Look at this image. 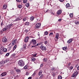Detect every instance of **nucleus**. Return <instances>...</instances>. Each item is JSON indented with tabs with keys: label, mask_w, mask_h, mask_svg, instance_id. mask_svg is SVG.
Here are the masks:
<instances>
[{
	"label": "nucleus",
	"mask_w": 79,
	"mask_h": 79,
	"mask_svg": "<svg viewBox=\"0 0 79 79\" xmlns=\"http://www.w3.org/2000/svg\"><path fill=\"white\" fill-rule=\"evenodd\" d=\"M17 41V40H13V42H14L15 43H16V42Z\"/></svg>",
	"instance_id": "nucleus-37"
},
{
	"label": "nucleus",
	"mask_w": 79,
	"mask_h": 79,
	"mask_svg": "<svg viewBox=\"0 0 79 79\" xmlns=\"http://www.w3.org/2000/svg\"><path fill=\"white\" fill-rule=\"evenodd\" d=\"M41 66L40 67H42V66H43V65L42 64H41Z\"/></svg>",
	"instance_id": "nucleus-63"
},
{
	"label": "nucleus",
	"mask_w": 79,
	"mask_h": 79,
	"mask_svg": "<svg viewBox=\"0 0 79 79\" xmlns=\"http://www.w3.org/2000/svg\"><path fill=\"white\" fill-rule=\"evenodd\" d=\"M54 69H55V68H52L51 69L52 71H53V70H54Z\"/></svg>",
	"instance_id": "nucleus-49"
},
{
	"label": "nucleus",
	"mask_w": 79,
	"mask_h": 79,
	"mask_svg": "<svg viewBox=\"0 0 79 79\" xmlns=\"http://www.w3.org/2000/svg\"><path fill=\"white\" fill-rule=\"evenodd\" d=\"M19 78V76L18 75H16V76H14V79H18Z\"/></svg>",
	"instance_id": "nucleus-15"
},
{
	"label": "nucleus",
	"mask_w": 79,
	"mask_h": 79,
	"mask_svg": "<svg viewBox=\"0 0 79 79\" xmlns=\"http://www.w3.org/2000/svg\"><path fill=\"white\" fill-rule=\"evenodd\" d=\"M59 1H60V2H63V1H64V0H59Z\"/></svg>",
	"instance_id": "nucleus-55"
},
{
	"label": "nucleus",
	"mask_w": 79,
	"mask_h": 79,
	"mask_svg": "<svg viewBox=\"0 0 79 79\" xmlns=\"http://www.w3.org/2000/svg\"><path fill=\"white\" fill-rule=\"evenodd\" d=\"M19 65L20 66H23L24 65V62L21 60H19L18 62Z\"/></svg>",
	"instance_id": "nucleus-2"
},
{
	"label": "nucleus",
	"mask_w": 79,
	"mask_h": 79,
	"mask_svg": "<svg viewBox=\"0 0 79 79\" xmlns=\"http://www.w3.org/2000/svg\"><path fill=\"white\" fill-rule=\"evenodd\" d=\"M75 23L76 24H79V22H76Z\"/></svg>",
	"instance_id": "nucleus-46"
},
{
	"label": "nucleus",
	"mask_w": 79,
	"mask_h": 79,
	"mask_svg": "<svg viewBox=\"0 0 79 79\" xmlns=\"http://www.w3.org/2000/svg\"><path fill=\"white\" fill-rule=\"evenodd\" d=\"M3 25H4V24H3V23H1V26H3Z\"/></svg>",
	"instance_id": "nucleus-50"
},
{
	"label": "nucleus",
	"mask_w": 79,
	"mask_h": 79,
	"mask_svg": "<svg viewBox=\"0 0 79 79\" xmlns=\"http://www.w3.org/2000/svg\"><path fill=\"white\" fill-rule=\"evenodd\" d=\"M63 63H64V64H67L68 63H66L65 61L63 62Z\"/></svg>",
	"instance_id": "nucleus-48"
},
{
	"label": "nucleus",
	"mask_w": 79,
	"mask_h": 79,
	"mask_svg": "<svg viewBox=\"0 0 79 79\" xmlns=\"http://www.w3.org/2000/svg\"><path fill=\"white\" fill-rule=\"evenodd\" d=\"M48 43V42L47 41H44V44H47Z\"/></svg>",
	"instance_id": "nucleus-44"
},
{
	"label": "nucleus",
	"mask_w": 79,
	"mask_h": 79,
	"mask_svg": "<svg viewBox=\"0 0 79 79\" xmlns=\"http://www.w3.org/2000/svg\"><path fill=\"white\" fill-rule=\"evenodd\" d=\"M61 13V10H59L57 12L58 15H60Z\"/></svg>",
	"instance_id": "nucleus-14"
},
{
	"label": "nucleus",
	"mask_w": 79,
	"mask_h": 79,
	"mask_svg": "<svg viewBox=\"0 0 79 79\" xmlns=\"http://www.w3.org/2000/svg\"><path fill=\"white\" fill-rule=\"evenodd\" d=\"M31 42L32 44H33L34 45H36L37 44V42H36V40H31Z\"/></svg>",
	"instance_id": "nucleus-5"
},
{
	"label": "nucleus",
	"mask_w": 79,
	"mask_h": 79,
	"mask_svg": "<svg viewBox=\"0 0 79 79\" xmlns=\"http://www.w3.org/2000/svg\"><path fill=\"white\" fill-rule=\"evenodd\" d=\"M41 49L42 50H46V48L44 46H41Z\"/></svg>",
	"instance_id": "nucleus-7"
},
{
	"label": "nucleus",
	"mask_w": 79,
	"mask_h": 79,
	"mask_svg": "<svg viewBox=\"0 0 79 79\" xmlns=\"http://www.w3.org/2000/svg\"><path fill=\"white\" fill-rule=\"evenodd\" d=\"M18 20V19H17V18H15V20H14L15 21H17Z\"/></svg>",
	"instance_id": "nucleus-42"
},
{
	"label": "nucleus",
	"mask_w": 79,
	"mask_h": 79,
	"mask_svg": "<svg viewBox=\"0 0 79 79\" xmlns=\"http://www.w3.org/2000/svg\"><path fill=\"white\" fill-rule=\"evenodd\" d=\"M27 0H24L23 1V2L24 3H26V2H27Z\"/></svg>",
	"instance_id": "nucleus-35"
},
{
	"label": "nucleus",
	"mask_w": 79,
	"mask_h": 79,
	"mask_svg": "<svg viewBox=\"0 0 79 79\" xmlns=\"http://www.w3.org/2000/svg\"><path fill=\"white\" fill-rule=\"evenodd\" d=\"M13 27V24H10L8 25L6 27L4 28L2 30L3 31H9V29H10L11 27Z\"/></svg>",
	"instance_id": "nucleus-1"
},
{
	"label": "nucleus",
	"mask_w": 79,
	"mask_h": 79,
	"mask_svg": "<svg viewBox=\"0 0 79 79\" xmlns=\"http://www.w3.org/2000/svg\"><path fill=\"white\" fill-rule=\"evenodd\" d=\"M44 77V75H43V74H42L40 76V78H41V79H42V77Z\"/></svg>",
	"instance_id": "nucleus-41"
},
{
	"label": "nucleus",
	"mask_w": 79,
	"mask_h": 79,
	"mask_svg": "<svg viewBox=\"0 0 79 79\" xmlns=\"http://www.w3.org/2000/svg\"><path fill=\"white\" fill-rule=\"evenodd\" d=\"M71 65V63H69L68 64V66H70Z\"/></svg>",
	"instance_id": "nucleus-62"
},
{
	"label": "nucleus",
	"mask_w": 79,
	"mask_h": 79,
	"mask_svg": "<svg viewBox=\"0 0 79 79\" xmlns=\"http://www.w3.org/2000/svg\"><path fill=\"white\" fill-rule=\"evenodd\" d=\"M26 6L27 7H28L29 6V3H27L26 4Z\"/></svg>",
	"instance_id": "nucleus-25"
},
{
	"label": "nucleus",
	"mask_w": 79,
	"mask_h": 79,
	"mask_svg": "<svg viewBox=\"0 0 79 79\" xmlns=\"http://www.w3.org/2000/svg\"><path fill=\"white\" fill-rule=\"evenodd\" d=\"M77 70H79V66H78L77 67Z\"/></svg>",
	"instance_id": "nucleus-60"
},
{
	"label": "nucleus",
	"mask_w": 79,
	"mask_h": 79,
	"mask_svg": "<svg viewBox=\"0 0 79 79\" xmlns=\"http://www.w3.org/2000/svg\"><path fill=\"white\" fill-rule=\"evenodd\" d=\"M39 45L38 44H37L36 45H35V46H32L31 47L33 48V47H35L36 46H37Z\"/></svg>",
	"instance_id": "nucleus-43"
},
{
	"label": "nucleus",
	"mask_w": 79,
	"mask_h": 79,
	"mask_svg": "<svg viewBox=\"0 0 79 79\" xmlns=\"http://www.w3.org/2000/svg\"><path fill=\"white\" fill-rule=\"evenodd\" d=\"M10 73L11 74H13L14 73V71L13 70H10Z\"/></svg>",
	"instance_id": "nucleus-20"
},
{
	"label": "nucleus",
	"mask_w": 79,
	"mask_h": 79,
	"mask_svg": "<svg viewBox=\"0 0 79 79\" xmlns=\"http://www.w3.org/2000/svg\"><path fill=\"white\" fill-rule=\"evenodd\" d=\"M11 46H10L9 50H10V49H11Z\"/></svg>",
	"instance_id": "nucleus-61"
},
{
	"label": "nucleus",
	"mask_w": 79,
	"mask_h": 79,
	"mask_svg": "<svg viewBox=\"0 0 79 79\" xmlns=\"http://www.w3.org/2000/svg\"><path fill=\"white\" fill-rule=\"evenodd\" d=\"M73 14L72 13H70V17L71 18H72V17H73Z\"/></svg>",
	"instance_id": "nucleus-30"
},
{
	"label": "nucleus",
	"mask_w": 79,
	"mask_h": 79,
	"mask_svg": "<svg viewBox=\"0 0 79 79\" xmlns=\"http://www.w3.org/2000/svg\"><path fill=\"white\" fill-rule=\"evenodd\" d=\"M6 51H7V49H6L4 48V49L3 50V52H6Z\"/></svg>",
	"instance_id": "nucleus-38"
},
{
	"label": "nucleus",
	"mask_w": 79,
	"mask_h": 79,
	"mask_svg": "<svg viewBox=\"0 0 79 79\" xmlns=\"http://www.w3.org/2000/svg\"><path fill=\"white\" fill-rule=\"evenodd\" d=\"M78 66V64H77V65H76L75 66V68H77Z\"/></svg>",
	"instance_id": "nucleus-54"
},
{
	"label": "nucleus",
	"mask_w": 79,
	"mask_h": 79,
	"mask_svg": "<svg viewBox=\"0 0 79 79\" xmlns=\"http://www.w3.org/2000/svg\"><path fill=\"white\" fill-rule=\"evenodd\" d=\"M26 19H27L26 18H25L23 19V21H26Z\"/></svg>",
	"instance_id": "nucleus-36"
},
{
	"label": "nucleus",
	"mask_w": 79,
	"mask_h": 79,
	"mask_svg": "<svg viewBox=\"0 0 79 79\" xmlns=\"http://www.w3.org/2000/svg\"><path fill=\"white\" fill-rule=\"evenodd\" d=\"M29 24H30L29 23L27 22L25 23V25L26 26H29Z\"/></svg>",
	"instance_id": "nucleus-24"
},
{
	"label": "nucleus",
	"mask_w": 79,
	"mask_h": 79,
	"mask_svg": "<svg viewBox=\"0 0 79 79\" xmlns=\"http://www.w3.org/2000/svg\"><path fill=\"white\" fill-rule=\"evenodd\" d=\"M66 7H67V8H69V3H67L66 5Z\"/></svg>",
	"instance_id": "nucleus-28"
},
{
	"label": "nucleus",
	"mask_w": 79,
	"mask_h": 79,
	"mask_svg": "<svg viewBox=\"0 0 79 79\" xmlns=\"http://www.w3.org/2000/svg\"><path fill=\"white\" fill-rule=\"evenodd\" d=\"M56 39H58V37H59V34L58 33H56Z\"/></svg>",
	"instance_id": "nucleus-11"
},
{
	"label": "nucleus",
	"mask_w": 79,
	"mask_h": 79,
	"mask_svg": "<svg viewBox=\"0 0 79 79\" xmlns=\"http://www.w3.org/2000/svg\"><path fill=\"white\" fill-rule=\"evenodd\" d=\"M40 26H41V24L40 23H38L35 25V29H39V27H40Z\"/></svg>",
	"instance_id": "nucleus-3"
},
{
	"label": "nucleus",
	"mask_w": 79,
	"mask_h": 79,
	"mask_svg": "<svg viewBox=\"0 0 79 79\" xmlns=\"http://www.w3.org/2000/svg\"><path fill=\"white\" fill-rule=\"evenodd\" d=\"M15 44H16V43H14V42H12V45H15Z\"/></svg>",
	"instance_id": "nucleus-45"
},
{
	"label": "nucleus",
	"mask_w": 79,
	"mask_h": 79,
	"mask_svg": "<svg viewBox=\"0 0 79 79\" xmlns=\"http://www.w3.org/2000/svg\"><path fill=\"white\" fill-rule=\"evenodd\" d=\"M18 8H22V5H19Z\"/></svg>",
	"instance_id": "nucleus-33"
},
{
	"label": "nucleus",
	"mask_w": 79,
	"mask_h": 79,
	"mask_svg": "<svg viewBox=\"0 0 79 79\" xmlns=\"http://www.w3.org/2000/svg\"><path fill=\"white\" fill-rule=\"evenodd\" d=\"M36 55H37V53H35L33 55V56L34 57H35V56H36Z\"/></svg>",
	"instance_id": "nucleus-47"
},
{
	"label": "nucleus",
	"mask_w": 79,
	"mask_h": 79,
	"mask_svg": "<svg viewBox=\"0 0 79 79\" xmlns=\"http://www.w3.org/2000/svg\"><path fill=\"white\" fill-rule=\"evenodd\" d=\"M7 41V39L6 37H3L2 39V41L3 42H6Z\"/></svg>",
	"instance_id": "nucleus-6"
},
{
	"label": "nucleus",
	"mask_w": 79,
	"mask_h": 79,
	"mask_svg": "<svg viewBox=\"0 0 79 79\" xmlns=\"http://www.w3.org/2000/svg\"><path fill=\"white\" fill-rule=\"evenodd\" d=\"M30 20H31V21H33V20H34V17L33 16H32L30 17Z\"/></svg>",
	"instance_id": "nucleus-17"
},
{
	"label": "nucleus",
	"mask_w": 79,
	"mask_h": 79,
	"mask_svg": "<svg viewBox=\"0 0 79 79\" xmlns=\"http://www.w3.org/2000/svg\"><path fill=\"white\" fill-rule=\"evenodd\" d=\"M16 45H15L13 48V51H14V50H15V49H16Z\"/></svg>",
	"instance_id": "nucleus-22"
},
{
	"label": "nucleus",
	"mask_w": 79,
	"mask_h": 79,
	"mask_svg": "<svg viewBox=\"0 0 79 79\" xmlns=\"http://www.w3.org/2000/svg\"><path fill=\"white\" fill-rule=\"evenodd\" d=\"M25 32H26V33H27V32H28V30H25Z\"/></svg>",
	"instance_id": "nucleus-51"
},
{
	"label": "nucleus",
	"mask_w": 79,
	"mask_h": 79,
	"mask_svg": "<svg viewBox=\"0 0 79 79\" xmlns=\"http://www.w3.org/2000/svg\"><path fill=\"white\" fill-rule=\"evenodd\" d=\"M53 32H51L49 34V36H52V35H53Z\"/></svg>",
	"instance_id": "nucleus-34"
},
{
	"label": "nucleus",
	"mask_w": 79,
	"mask_h": 79,
	"mask_svg": "<svg viewBox=\"0 0 79 79\" xmlns=\"http://www.w3.org/2000/svg\"><path fill=\"white\" fill-rule=\"evenodd\" d=\"M52 75L53 77L55 76V73H52Z\"/></svg>",
	"instance_id": "nucleus-32"
},
{
	"label": "nucleus",
	"mask_w": 79,
	"mask_h": 79,
	"mask_svg": "<svg viewBox=\"0 0 79 79\" xmlns=\"http://www.w3.org/2000/svg\"><path fill=\"white\" fill-rule=\"evenodd\" d=\"M44 61L46 62L47 61V58H44L43 59Z\"/></svg>",
	"instance_id": "nucleus-23"
},
{
	"label": "nucleus",
	"mask_w": 79,
	"mask_h": 79,
	"mask_svg": "<svg viewBox=\"0 0 79 79\" xmlns=\"http://www.w3.org/2000/svg\"><path fill=\"white\" fill-rule=\"evenodd\" d=\"M35 73H34V74H32V76H35Z\"/></svg>",
	"instance_id": "nucleus-58"
},
{
	"label": "nucleus",
	"mask_w": 79,
	"mask_h": 79,
	"mask_svg": "<svg viewBox=\"0 0 79 79\" xmlns=\"http://www.w3.org/2000/svg\"><path fill=\"white\" fill-rule=\"evenodd\" d=\"M73 69V66H71L70 68V69L71 70H72Z\"/></svg>",
	"instance_id": "nucleus-40"
},
{
	"label": "nucleus",
	"mask_w": 79,
	"mask_h": 79,
	"mask_svg": "<svg viewBox=\"0 0 79 79\" xmlns=\"http://www.w3.org/2000/svg\"><path fill=\"white\" fill-rule=\"evenodd\" d=\"M6 60L7 63H8V61H9V60H8V59H7Z\"/></svg>",
	"instance_id": "nucleus-56"
},
{
	"label": "nucleus",
	"mask_w": 79,
	"mask_h": 79,
	"mask_svg": "<svg viewBox=\"0 0 79 79\" xmlns=\"http://www.w3.org/2000/svg\"><path fill=\"white\" fill-rule=\"evenodd\" d=\"M48 11H49V10H48L45 12H48Z\"/></svg>",
	"instance_id": "nucleus-64"
},
{
	"label": "nucleus",
	"mask_w": 79,
	"mask_h": 79,
	"mask_svg": "<svg viewBox=\"0 0 79 79\" xmlns=\"http://www.w3.org/2000/svg\"><path fill=\"white\" fill-rule=\"evenodd\" d=\"M4 49V47L3 46H2V47L0 49V51H1V52H2V51H3V50Z\"/></svg>",
	"instance_id": "nucleus-13"
},
{
	"label": "nucleus",
	"mask_w": 79,
	"mask_h": 79,
	"mask_svg": "<svg viewBox=\"0 0 79 79\" xmlns=\"http://www.w3.org/2000/svg\"><path fill=\"white\" fill-rule=\"evenodd\" d=\"M63 49L64 50H67V47H64L63 48Z\"/></svg>",
	"instance_id": "nucleus-29"
},
{
	"label": "nucleus",
	"mask_w": 79,
	"mask_h": 79,
	"mask_svg": "<svg viewBox=\"0 0 79 79\" xmlns=\"http://www.w3.org/2000/svg\"><path fill=\"white\" fill-rule=\"evenodd\" d=\"M3 8H4V9H6V5H3Z\"/></svg>",
	"instance_id": "nucleus-27"
},
{
	"label": "nucleus",
	"mask_w": 79,
	"mask_h": 79,
	"mask_svg": "<svg viewBox=\"0 0 79 79\" xmlns=\"http://www.w3.org/2000/svg\"><path fill=\"white\" fill-rule=\"evenodd\" d=\"M15 71L16 72H17L18 73H20V72H21V70L18 69H16Z\"/></svg>",
	"instance_id": "nucleus-21"
},
{
	"label": "nucleus",
	"mask_w": 79,
	"mask_h": 79,
	"mask_svg": "<svg viewBox=\"0 0 79 79\" xmlns=\"http://www.w3.org/2000/svg\"><path fill=\"white\" fill-rule=\"evenodd\" d=\"M4 63H7V62H6V60H5L4 61Z\"/></svg>",
	"instance_id": "nucleus-57"
},
{
	"label": "nucleus",
	"mask_w": 79,
	"mask_h": 79,
	"mask_svg": "<svg viewBox=\"0 0 79 79\" xmlns=\"http://www.w3.org/2000/svg\"><path fill=\"white\" fill-rule=\"evenodd\" d=\"M73 40V39H70L67 41V43H68V44H70V43H71V42Z\"/></svg>",
	"instance_id": "nucleus-9"
},
{
	"label": "nucleus",
	"mask_w": 79,
	"mask_h": 79,
	"mask_svg": "<svg viewBox=\"0 0 79 79\" xmlns=\"http://www.w3.org/2000/svg\"><path fill=\"white\" fill-rule=\"evenodd\" d=\"M78 74V72L77 71L75 72L72 76V77H76Z\"/></svg>",
	"instance_id": "nucleus-4"
},
{
	"label": "nucleus",
	"mask_w": 79,
	"mask_h": 79,
	"mask_svg": "<svg viewBox=\"0 0 79 79\" xmlns=\"http://www.w3.org/2000/svg\"><path fill=\"white\" fill-rule=\"evenodd\" d=\"M9 55H10V53H8L6 54V56H9Z\"/></svg>",
	"instance_id": "nucleus-39"
},
{
	"label": "nucleus",
	"mask_w": 79,
	"mask_h": 79,
	"mask_svg": "<svg viewBox=\"0 0 79 79\" xmlns=\"http://www.w3.org/2000/svg\"><path fill=\"white\" fill-rule=\"evenodd\" d=\"M35 60V59L34 57H32L31 58V61H34Z\"/></svg>",
	"instance_id": "nucleus-16"
},
{
	"label": "nucleus",
	"mask_w": 79,
	"mask_h": 79,
	"mask_svg": "<svg viewBox=\"0 0 79 79\" xmlns=\"http://www.w3.org/2000/svg\"><path fill=\"white\" fill-rule=\"evenodd\" d=\"M42 74V70H40L39 73V76H40Z\"/></svg>",
	"instance_id": "nucleus-12"
},
{
	"label": "nucleus",
	"mask_w": 79,
	"mask_h": 79,
	"mask_svg": "<svg viewBox=\"0 0 79 79\" xmlns=\"http://www.w3.org/2000/svg\"><path fill=\"white\" fill-rule=\"evenodd\" d=\"M32 79V77H28V79Z\"/></svg>",
	"instance_id": "nucleus-59"
},
{
	"label": "nucleus",
	"mask_w": 79,
	"mask_h": 79,
	"mask_svg": "<svg viewBox=\"0 0 79 79\" xmlns=\"http://www.w3.org/2000/svg\"><path fill=\"white\" fill-rule=\"evenodd\" d=\"M58 21H61V19H58Z\"/></svg>",
	"instance_id": "nucleus-52"
},
{
	"label": "nucleus",
	"mask_w": 79,
	"mask_h": 79,
	"mask_svg": "<svg viewBox=\"0 0 79 79\" xmlns=\"http://www.w3.org/2000/svg\"><path fill=\"white\" fill-rule=\"evenodd\" d=\"M24 69H27L28 68V65H26L24 68Z\"/></svg>",
	"instance_id": "nucleus-19"
},
{
	"label": "nucleus",
	"mask_w": 79,
	"mask_h": 79,
	"mask_svg": "<svg viewBox=\"0 0 79 79\" xmlns=\"http://www.w3.org/2000/svg\"><path fill=\"white\" fill-rule=\"evenodd\" d=\"M29 37L28 36L26 37L24 40V41L25 42H28V40H29Z\"/></svg>",
	"instance_id": "nucleus-8"
},
{
	"label": "nucleus",
	"mask_w": 79,
	"mask_h": 79,
	"mask_svg": "<svg viewBox=\"0 0 79 79\" xmlns=\"http://www.w3.org/2000/svg\"><path fill=\"white\" fill-rule=\"evenodd\" d=\"M26 44H23V48L24 50H25L26 49Z\"/></svg>",
	"instance_id": "nucleus-18"
},
{
	"label": "nucleus",
	"mask_w": 79,
	"mask_h": 79,
	"mask_svg": "<svg viewBox=\"0 0 79 79\" xmlns=\"http://www.w3.org/2000/svg\"><path fill=\"white\" fill-rule=\"evenodd\" d=\"M6 74H7L6 72H4L1 74V76H6Z\"/></svg>",
	"instance_id": "nucleus-10"
},
{
	"label": "nucleus",
	"mask_w": 79,
	"mask_h": 79,
	"mask_svg": "<svg viewBox=\"0 0 79 79\" xmlns=\"http://www.w3.org/2000/svg\"><path fill=\"white\" fill-rule=\"evenodd\" d=\"M48 34V32L47 31L44 32V35H47Z\"/></svg>",
	"instance_id": "nucleus-26"
},
{
	"label": "nucleus",
	"mask_w": 79,
	"mask_h": 79,
	"mask_svg": "<svg viewBox=\"0 0 79 79\" xmlns=\"http://www.w3.org/2000/svg\"><path fill=\"white\" fill-rule=\"evenodd\" d=\"M77 63H79V59L77 60Z\"/></svg>",
	"instance_id": "nucleus-53"
},
{
	"label": "nucleus",
	"mask_w": 79,
	"mask_h": 79,
	"mask_svg": "<svg viewBox=\"0 0 79 79\" xmlns=\"http://www.w3.org/2000/svg\"><path fill=\"white\" fill-rule=\"evenodd\" d=\"M58 79H62V77L60 76H59L58 77Z\"/></svg>",
	"instance_id": "nucleus-31"
}]
</instances>
